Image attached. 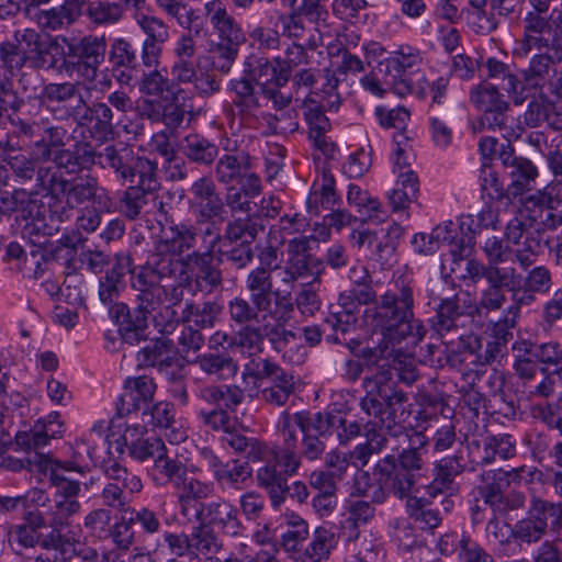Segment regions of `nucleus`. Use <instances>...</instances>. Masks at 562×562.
I'll return each instance as SVG.
<instances>
[{
  "mask_svg": "<svg viewBox=\"0 0 562 562\" xmlns=\"http://www.w3.org/2000/svg\"><path fill=\"white\" fill-rule=\"evenodd\" d=\"M266 464H276L278 473L283 477L296 475L302 464V456L297 449L274 448L272 450L271 462Z\"/></svg>",
  "mask_w": 562,
  "mask_h": 562,
  "instance_id": "obj_60",
  "label": "nucleus"
},
{
  "mask_svg": "<svg viewBox=\"0 0 562 562\" xmlns=\"http://www.w3.org/2000/svg\"><path fill=\"white\" fill-rule=\"evenodd\" d=\"M211 252L193 251L177 260L179 285L190 286L192 283L201 291L212 292L222 283V271L213 263Z\"/></svg>",
  "mask_w": 562,
  "mask_h": 562,
  "instance_id": "obj_6",
  "label": "nucleus"
},
{
  "mask_svg": "<svg viewBox=\"0 0 562 562\" xmlns=\"http://www.w3.org/2000/svg\"><path fill=\"white\" fill-rule=\"evenodd\" d=\"M303 113L310 126V139L323 154L328 155L333 151V144L326 137L330 124L324 114V104L321 103L317 93H311L304 99Z\"/></svg>",
  "mask_w": 562,
  "mask_h": 562,
  "instance_id": "obj_20",
  "label": "nucleus"
},
{
  "mask_svg": "<svg viewBox=\"0 0 562 562\" xmlns=\"http://www.w3.org/2000/svg\"><path fill=\"white\" fill-rule=\"evenodd\" d=\"M281 66L267 57H251L246 63V75L257 85L266 86L269 83L280 88L288 81H279V71Z\"/></svg>",
  "mask_w": 562,
  "mask_h": 562,
  "instance_id": "obj_35",
  "label": "nucleus"
},
{
  "mask_svg": "<svg viewBox=\"0 0 562 562\" xmlns=\"http://www.w3.org/2000/svg\"><path fill=\"white\" fill-rule=\"evenodd\" d=\"M347 202L350 206L356 207L363 222L380 226L379 229L367 228L361 232L359 235V243L361 245L366 243L372 245L376 241L375 248L381 255L383 252V244L382 240H380V236H382V238L386 236L383 228L384 221L386 220V212L383 210L382 204L356 184H349Z\"/></svg>",
  "mask_w": 562,
  "mask_h": 562,
  "instance_id": "obj_7",
  "label": "nucleus"
},
{
  "mask_svg": "<svg viewBox=\"0 0 562 562\" xmlns=\"http://www.w3.org/2000/svg\"><path fill=\"white\" fill-rule=\"evenodd\" d=\"M267 379H270V385L261 390L262 400L270 405H284L295 392L296 381L294 375L277 364L273 372Z\"/></svg>",
  "mask_w": 562,
  "mask_h": 562,
  "instance_id": "obj_31",
  "label": "nucleus"
},
{
  "mask_svg": "<svg viewBox=\"0 0 562 562\" xmlns=\"http://www.w3.org/2000/svg\"><path fill=\"white\" fill-rule=\"evenodd\" d=\"M99 68L98 65L68 56H65L60 65V71L71 80L70 82L76 83V87L87 88L95 81Z\"/></svg>",
  "mask_w": 562,
  "mask_h": 562,
  "instance_id": "obj_37",
  "label": "nucleus"
},
{
  "mask_svg": "<svg viewBox=\"0 0 562 562\" xmlns=\"http://www.w3.org/2000/svg\"><path fill=\"white\" fill-rule=\"evenodd\" d=\"M397 462L392 463L389 480H392V490L400 498L407 496L415 483L414 471L420 469V457L415 446L409 450L396 454Z\"/></svg>",
  "mask_w": 562,
  "mask_h": 562,
  "instance_id": "obj_22",
  "label": "nucleus"
},
{
  "mask_svg": "<svg viewBox=\"0 0 562 562\" xmlns=\"http://www.w3.org/2000/svg\"><path fill=\"white\" fill-rule=\"evenodd\" d=\"M507 473L503 470H488L482 473L479 494L492 507H501L503 494L509 482Z\"/></svg>",
  "mask_w": 562,
  "mask_h": 562,
  "instance_id": "obj_34",
  "label": "nucleus"
},
{
  "mask_svg": "<svg viewBox=\"0 0 562 562\" xmlns=\"http://www.w3.org/2000/svg\"><path fill=\"white\" fill-rule=\"evenodd\" d=\"M286 251V263L304 276L307 273L318 274L324 268L323 262L311 254L310 238L307 236L291 239Z\"/></svg>",
  "mask_w": 562,
  "mask_h": 562,
  "instance_id": "obj_30",
  "label": "nucleus"
},
{
  "mask_svg": "<svg viewBox=\"0 0 562 562\" xmlns=\"http://www.w3.org/2000/svg\"><path fill=\"white\" fill-rule=\"evenodd\" d=\"M238 50V45L223 42L212 43L209 49L212 68L221 74H228L237 58Z\"/></svg>",
  "mask_w": 562,
  "mask_h": 562,
  "instance_id": "obj_59",
  "label": "nucleus"
},
{
  "mask_svg": "<svg viewBox=\"0 0 562 562\" xmlns=\"http://www.w3.org/2000/svg\"><path fill=\"white\" fill-rule=\"evenodd\" d=\"M406 401V396L403 393H395L394 396H389V448L393 451L392 456H389V464L391 458L394 459L396 454L402 451L409 450L413 445L412 435L413 430H407L402 423L409 416L403 406V402Z\"/></svg>",
  "mask_w": 562,
  "mask_h": 562,
  "instance_id": "obj_17",
  "label": "nucleus"
},
{
  "mask_svg": "<svg viewBox=\"0 0 562 562\" xmlns=\"http://www.w3.org/2000/svg\"><path fill=\"white\" fill-rule=\"evenodd\" d=\"M63 434V423L58 413L49 414L45 419L37 420L30 431H20L15 435V443L25 450H38L48 445L50 439Z\"/></svg>",
  "mask_w": 562,
  "mask_h": 562,
  "instance_id": "obj_24",
  "label": "nucleus"
},
{
  "mask_svg": "<svg viewBox=\"0 0 562 562\" xmlns=\"http://www.w3.org/2000/svg\"><path fill=\"white\" fill-rule=\"evenodd\" d=\"M196 513L209 525L221 529L225 533L237 535L240 530L241 525L237 516V509L223 498L201 504Z\"/></svg>",
  "mask_w": 562,
  "mask_h": 562,
  "instance_id": "obj_25",
  "label": "nucleus"
},
{
  "mask_svg": "<svg viewBox=\"0 0 562 562\" xmlns=\"http://www.w3.org/2000/svg\"><path fill=\"white\" fill-rule=\"evenodd\" d=\"M203 10L205 18L218 35V42L240 46L245 41L241 26L227 12L226 7L221 0L207 1Z\"/></svg>",
  "mask_w": 562,
  "mask_h": 562,
  "instance_id": "obj_19",
  "label": "nucleus"
},
{
  "mask_svg": "<svg viewBox=\"0 0 562 562\" xmlns=\"http://www.w3.org/2000/svg\"><path fill=\"white\" fill-rule=\"evenodd\" d=\"M257 483L265 488L270 497L271 505L279 507L286 495L299 503H305L308 498V490L304 482L295 481L291 485L288 484V477H283L278 473L276 464H265L257 470Z\"/></svg>",
  "mask_w": 562,
  "mask_h": 562,
  "instance_id": "obj_10",
  "label": "nucleus"
},
{
  "mask_svg": "<svg viewBox=\"0 0 562 562\" xmlns=\"http://www.w3.org/2000/svg\"><path fill=\"white\" fill-rule=\"evenodd\" d=\"M245 325L233 336L231 347H238L243 351L248 352L249 356H252L261 351V345L266 336V333H263L265 327Z\"/></svg>",
  "mask_w": 562,
  "mask_h": 562,
  "instance_id": "obj_57",
  "label": "nucleus"
},
{
  "mask_svg": "<svg viewBox=\"0 0 562 562\" xmlns=\"http://www.w3.org/2000/svg\"><path fill=\"white\" fill-rule=\"evenodd\" d=\"M526 209L529 220L537 226L536 233H528L539 237L540 231H552L562 225V200L548 190L528 196Z\"/></svg>",
  "mask_w": 562,
  "mask_h": 562,
  "instance_id": "obj_13",
  "label": "nucleus"
},
{
  "mask_svg": "<svg viewBox=\"0 0 562 562\" xmlns=\"http://www.w3.org/2000/svg\"><path fill=\"white\" fill-rule=\"evenodd\" d=\"M80 509L81 504L78 499L54 498V505L47 510L48 526L64 529L71 526L72 517L78 515Z\"/></svg>",
  "mask_w": 562,
  "mask_h": 562,
  "instance_id": "obj_48",
  "label": "nucleus"
},
{
  "mask_svg": "<svg viewBox=\"0 0 562 562\" xmlns=\"http://www.w3.org/2000/svg\"><path fill=\"white\" fill-rule=\"evenodd\" d=\"M179 263L169 257H160L156 252L147 262L132 271L131 284L138 292L137 299L158 304L160 294L176 277Z\"/></svg>",
  "mask_w": 562,
  "mask_h": 562,
  "instance_id": "obj_5",
  "label": "nucleus"
},
{
  "mask_svg": "<svg viewBox=\"0 0 562 562\" xmlns=\"http://www.w3.org/2000/svg\"><path fill=\"white\" fill-rule=\"evenodd\" d=\"M214 476L218 482L237 485L251 476V469L247 462L232 460L222 464L216 456H212Z\"/></svg>",
  "mask_w": 562,
  "mask_h": 562,
  "instance_id": "obj_40",
  "label": "nucleus"
},
{
  "mask_svg": "<svg viewBox=\"0 0 562 562\" xmlns=\"http://www.w3.org/2000/svg\"><path fill=\"white\" fill-rule=\"evenodd\" d=\"M221 306L215 302H203L202 304H187L182 312V322L196 325L200 328L213 327Z\"/></svg>",
  "mask_w": 562,
  "mask_h": 562,
  "instance_id": "obj_41",
  "label": "nucleus"
},
{
  "mask_svg": "<svg viewBox=\"0 0 562 562\" xmlns=\"http://www.w3.org/2000/svg\"><path fill=\"white\" fill-rule=\"evenodd\" d=\"M250 167L251 161L247 154H224L215 165V179L222 184H229L241 176L243 170H248Z\"/></svg>",
  "mask_w": 562,
  "mask_h": 562,
  "instance_id": "obj_36",
  "label": "nucleus"
},
{
  "mask_svg": "<svg viewBox=\"0 0 562 562\" xmlns=\"http://www.w3.org/2000/svg\"><path fill=\"white\" fill-rule=\"evenodd\" d=\"M133 180L138 177L136 188L153 192L159 188L158 165L147 157H136L132 164Z\"/></svg>",
  "mask_w": 562,
  "mask_h": 562,
  "instance_id": "obj_52",
  "label": "nucleus"
},
{
  "mask_svg": "<svg viewBox=\"0 0 562 562\" xmlns=\"http://www.w3.org/2000/svg\"><path fill=\"white\" fill-rule=\"evenodd\" d=\"M135 155L131 146L123 142L108 144L98 150V161L102 169H111L123 182H133L132 164Z\"/></svg>",
  "mask_w": 562,
  "mask_h": 562,
  "instance_id": "obj_21",
  "label": "nucleus"
},
{
  "mask_svg": "<svg viewBox=\"0 0 562 562\" xmlns=\"http://www.w3.org/2000/svg\"><path fill=\"white\" fill-rule=\"evenodd\" d=\"M385 485L386 458L378 461L371 475L368 472H360L356 475L352 494H369L374 503L382 504L386 497Z\"/></svg>",
  "mask_w": 562,
  "mask_h": 562,
  "instance_id": "obj_29",
  "label": "nucleus"
},
{
  "mask_svg": "<svg viewBox=\"0 0 562 562\" xmlns=\"http://www.w3.org/2000/svg\"><path fill=\"white\" fill-rule=\"evenodd\" d=\"M553 60L548 54L536 55L527 69L522 71L526 85L530 88H542L550 72L553 70Z\"/></svg>",
  "mask_w": 562,
  "mask_h": 562,
  "instance_id": "obj_55",
  "label": "nucleus"
},
{
  "mask_svg": "<svg viewBox=\"0 0 562 562\" xmlns=\"http://www.w3.org/2000/svg\"><path fill=\"white\" fill-rule=\"evenodd\" d=\"M140 91L148 95L158 97L162 101L178 100V94L170 78L164 76L157 69L143 75Z\"/></svg>",
  "mask_w": 562,
  "mask_h": 562,
  "instance_id": "obj_39",
  "label": "nucleus"
},
{
  "mask_svg": "<svg viewBox=\"0 0 562 562\" xmlns=\"http://www.w3.org/2000/svg\"><path fill=\"white\" fill-rule=\"evenodd\" d=\"M190 537L191 551L194 555L216 554L223 547L218 537L205 524L193 527Z\"/></svg>",
  "mask_w": 562,
  "mask_h": 562,
  "instance_id": "obj_46",
  "label": "nucleus"
},
{
  "mask_svg": "<svg viewBox=\"0 0 562 562\" xmlns=\"http://www.w3.org/2000/svg\"><path fill=\"white\" fill-rule=\"evenodd\" d=\"M392 67L389 72L394 71L392 90L400 97L409 94L413 90L411 75L420 64V57L416 50L411 47H401L391 58Z\"/></svg>",
  "mask_w": 562,
  "mask_h": 562,
  "instance_id": "obj_26",
  "label": "nucleus"
},
{
  "mask_svg": "<svg viewBox=\"0 0 562 562\" xmlns=\"http://www.w3.org/2000/svg\"><path fill=\"white\" fill-rule=\"evenodd\" d=\"M507 266L502 265L499 271V279L487 281L488 286L482 292L480 306L488 311H497L503 307L506 302V295L504 289L509 288L512 280L509 279V272H507Z\"/></svg>",
  "mask_w": 562,
  "mask_h": 562,
  "instance_id": "obj_38",
  "label": "nucleus"
},
{
  "mask_svg": "<svg viewBox=\"0 0 562 562\" xmlns=\"http://www.w3.org/2000/svg\"><path fill=\"white\" fill-rule=\"evenodd\" d=\"M306 415L303 412L290 414L284 411L279 418V428L282 436V445L278 448L296 449V428L305 431Z\"/></svg>",
  "mask_w": 562,
  "mask_h": 562,
  "instance_id": "obj_56",
  "label": "nucleus"
},
{
  "mask_svg": "<svg viewBox=\"0 0 562 562\" xmlns=\"http://www.w3.org/2000/svg\"><path fill=\"white\" fill-rule=\"evenodd\" d=\"M374 344V340L372 339ZM386 338L378 337L374 346H367L362 349L364 366L371 375L364 379L367 395L362 405L369 415H380L386 407Z\"/></svg>",
  "mask_w": 562,
  "mask_h": 562,
  "instance_id": "obj_4",
  "label": "nucleus"
},
{
  "mask_svg": "<svg viewBox=\"0 0 562 562\" xmlns=\"http://www.w3.org/2000/svg\"><path fill=\"white\" fill-rule=\"evenodd\" d=\"M509 175L512 177L510 189L513 196H517L526 189H529V184L535 181L538 171L530 160L520 157L516 166L510 169Z\"/></svg>",
  "mask_w": 562,
  "mask_h": 562,
  "instance_id": "obj_62",
  "label": "nucleus"
},
{
  "mask_svg": "<svg viewBox=\"0 0 562 562\" xmlns=\"http://www.w3.org/2000/svg\"><path fill=\"white\" fill-rule=\"evenodd\" d=\"M505 236L514 246L513 258L506 265L509 279L537 295L547 294L553 285V276L549 267L538 265L543 247L540 237L528 233L524 221L518 217L507 223Z\"/></svg>",
  "mask_w": 562,
  "mask_h": 562,
  "instance_id": "obj_1",
  "label": "nucleus"
},
{
  "mask_svg": "<svg viewBox=\"0 0 562 562\" xmlns=\"http://www.w3.org/2000/svg\"><path fill=\"white\" fill-rule=\"evenodd\" d=\"M508 291L510 292L512 305L507 310L504 326L506 328H514L521 308L531 306L538 295L529 291L525 285L518 284L516 280H513L512 284H509Z\"/></svg>",
  "mask_w": 562,
  "mask_h": 562,
  "instance_id": "obj_45",
  "label": "nucleus"
},
{
  "mask_svg": "<svg viewBox=\"0 0 562 562\" xmlns=\"http://www.w3.org/2000/svg\"><path fill=\"white\" fill-rule=\"evenodd\" d=\"M383 413L375 416L379 418V422H369L368 430H367V442L364 445H359L355 448V450L350 453V457L360 461L362 465H366L369 461V458L373 454L380 453L386 442V430L384 427Z\"/></svg>",
  "mask_w": 562,
  "mask_h": 562,
  "instance_id": "obj_32",
  "label": "nucleus"
},
{
  "mask_svg": "<svg viewBox=\"0 0 562 562\" xmlns=\"http://www.w3.org/2000/svg\"><path fill=\"white\" fill-rule=\"evenodd\" d=\"M554 113V104L543 94L532 97L528 103L527 110L524 114L525 123L529 126H538L543 122H547L551 126H555V122L552 121Z\"/></svg>",
  "mask_w": 562,
  "mask_h": 562,
  "instance_id": "obj_49",
  "label": "nucleus"
},
{
  "mask_svg": "<svg viewBox=\"0 0 562 562\" xmlns=\"http://www.w3.org/2000/svg\"><path fill=\"white\" fill-rule=\"evenodd\" d=\"M155 392L156 384L151 378H127L124 382V392L116 402V414L120 417L130 416L138 409L140 403L150 401Z\"/></svg>",
  "mask_w": 562,
  "mask_h": 562,
  "instance_id": "obj_23",
  "label": "nucleus"
},
{
  "mask_svg": "<svg viewBox=\"0 0 562 562\" xmlns=\"http://www.w3.org/2000/svg\"><path fill=\"white\" fill-rule=\"evenodd\" d=\"M15 43L21 46L26 58L32 66L38 67L43 65V56L46 53V47L41 42L40 34L33 29L19 30L14 34Z\"/></svg>",
  "mask_w": 562,
  "mask_h": 562,
  "instance_id": "obj_44",
  "label": "nucleus"
},
{
  "mask_svg": "<svg viewBox=\"0 0 562 562\" xmlns=\"http://www.w3.org/2000/svg\"><path fill=\"white\" fill-rule=\"evenodd\" d=\"M257 225L249 220H233L226 225L222 246H232L239 240H250V243H252L257 236Z\"/></svg>",
  "mask_w": 562,
  "mask_h": 562,
  "instance_id": "obj_63",
  "label": "nucleus"
},
{
  "mask_svg": "<svg viewBox=\"0 0 562 562\" xmlns=\"http://www.w3.org/2000/svg\"><path fill=\"white\" fill-rule=\"evenodd\" d=\"M134 20L145 34L140 50L142 64L147 68H156L160 64L162 46L170 38L169 26L161 18L144 12L135 13Z\"/></svg>",
  "mask_w": 562,
  "mask_h": 562,
  "instance_id": "obj_8",
  "label": "nucleus"
},
{
  "mask_svg": "<svg viewBox=\"0 0 562 562\" xmlns=\"http://www.w3.org/2000/svg\"><path fill=\"white\" fill-rule=\"evenodd\" d=\"M403 138L404 142L394 137L396 145L394 172H398V175L392 194L389 196L393 212L406 211L417 192V177L409 168V165L405 160L402 161V156L407 149H411L408 137Z\"/></svg>",
  "mask_w": 562,
  "mask_h": 562,
  "instance_id": "obj_11",
  "label": "nucleus"
},
{
  "mask_svg": "<svg viewBox=\"0 0 562 562\" xmlns=\"http://www.w3.org/2000/svg\"><path fill=\"white\" fill-rule=\"evenodd\" d=\"M462 472V465L454 458H445L436 467V474L432 483L428 486V493L436 496L437 493L449 490L454 476Z\"/></svg>",
  "mask_w": 562,
  "mask_h": 562,
  "instance_id": "obj_51",
  "label": "nucleus"
},
{
  "mask_svg": "<svg viewBox=\"0 0 562 562\" xmlns=\"http://www.w3.org/2000/svg\"><path fill=\"white\" fill-rule=\"evenodd\" d=\"M190 204L199 209V217L224 220L226 210H224L223 199L217 192L214 180L203 176L190 187Z\"/></svg>",
  "mask_w": 562,
  "mask_h": 562,
  "instance_id": "obj_18",
  "label": "nucleus"
},
{
  "mask_svg": "<svg viewBox=\"0 0 562 562\" xmlns=\"http://www.w3.org/2000/svg\"><path fill=\"white\" fill-rule=\"evenodd\" d=\"M156 305L137 299V306L133 311L125 304L115 306V317L123 341L134 345L146 337L147 318Z\"/></svg>",
  "mask_w": 562,
  "mask_h": 562,
  "instance_id": "obj_15",
  "label": "nucleus"
},
{
  "mask_svg": "<svg viewBox=\"0 0 562 562\" xmlns=\"http://www.w3.org/2000/svg\"><path fill=\"white\" fill-rule=\"evenodd\" d=\"M204 374L218 381L229 380L239 371L238 362L225 351H206L193 362Z\"/></svg>",
  "mask_w": 562,
  "mask_h": 562,
  "instance_id": "obj_27",
  "label": "nucleus"
},
{
  "mask_svg": "<svg viewBox=\"0 0 562 562\" xmlns=\"http://www.w3.org/2000/svg\"><path fill=\"white\" fill-rule=\"evenodd\" d=\"M172 342L166 338L156 339L137 352L140 366L161 364L170 358Z\"/></svg>",
  "mask_w": 562,
  "mask_h": 562,
  "instance_id": "obj_61",
  "label": "nucleus"
},
{
  "mask_svg": "<svg viewBox=\"0 0 562 562\" xmlns=\"http://www.w3.org/2000/svg\"><path fill=\"white\" fill-rule=\"evenodd\" d=\"M27 461L30 465L35 464L37 470L49 475L52 485L56 487L55 499H77V496L81 491L80 483L63 474V471L75 470L70 463L54 461L46 454L38 452L34 453V460L29 459Z\"/></svg>",
  "mask_w": 562,
  "mask_h": 562,
  "instance_id": "obj_16",
  "label": "nucleus"
},
{
  "mask_svg": "<svg viewBox=\"0 0 562 562\" xmlns=\"http://www.w3.org/2000/svg\"><path fill=\"white\" fill-rule=\"evenodd\" d=\"M245 286L249 300L235 296L227 304L231 321L244 325L265 323L268 317L276 318L273 299L278 300L280 291L273 289L272 270L267 267L252 269L245 279Z\"/></svg>",
  "mask_w": 562,
  "mask_h": 562,
  "instance_id": "obj_3",
  "label": "nucleus"
},
{
  "mask_svg": "<svg viewBox=\"0 0 562 562\" xmlns=\"http://www.w3.org/2000/svg\"><path fill=\"white\" fill-rule=\"evenodd\" d=\"M338 306L341 307V312L333 313V315L326 319V324L336 331L346 333L350 318L360 306L352 289L340 293Z\"/></svg>",
  "mask_w": 562,
  "mask_h": 562,
  "instance_id": "obj_50",
  "label": "nucleus"
},
{
  "mask_svg": "<svg viewBox=\"0 0 562 562\" xmlns=\"http://www.w3.org/2000/svg\"><path fill=\"white\" fill-rule=\"evenodd\" d=\"M87 14L94 24L111 25L122 19L123 8L117 2L93 1L88 5Z\"/></svg>",
  "mask_w": 562,
  "mask_h": 562,
  "instance_id": "obj_58",
  "label": "nucleus"
},
{
  "mask_svg": "<svg viewBox=\"0 0 562 562\" xmlns=\"http://www.w3.org/2000/svg\"><path fill=\"white\" fill-rule=\"evenodd\" d=\"M198 231L186 223H170L161 226L154 241V252L160 257L182 256L186 251L195 247Z\"/></svg>",
  "mask_w": 562,
  "mask_h": 562,
  "instance_id": "obj_14",
  "label": "nucleus"
},
{
  "mask_svg": "<svg viewBox=\"0 0 562 562\" xmlns=\"http://www.w3.org/2000/svg\"><path fill=\"white\" fill-rule=\"evenodd\" d=\"M77 10H71L69 4H63L49 10L37 12L36 21L43 29L56 31L74 23L77 19Z\"/></svg>",
  "mask_w": 562,
  "mask_h": 562,
  "instance_id": "obj_53",
  "label": "nucleus"
},
{
  "mask_svg": "<svg viewBox=\"0 0 562 562\" xmlns=\"http://www.w3.org/2000/svg\"><path fill=\"white\" fill-rule=\"evenodd\" d=\"M269 23L279 29L281 36L289 40L302 38L306 31L303 15L296 9L290 13L276 12L269 16Z\"/></svg>",
  "mask_w": 562,
  "mask_h": 562,
  "instance_id": "obj_43",
  "label": "nucleus"
},
{
  "mask_svg": "<svg viewBox=\"0 0 562 562\" xmlns=\"http://www.w3.org/2000/svg\"><path fill=\"white\" fill-rule=\"evenodd\" d=\"M184 151L192 161L211 165L218 155V147L200 135H189L184 138Z\"/></svg>",
  "mask_w": 562,
  "mask_h": 562,
  "instance_id": "obj_47",
  "label": "nucleus"
},
{
  "mask_svg": "<svg viewBox=\"0 0 562 562\" xmlns=\"http://www.w3.org/2000/svg\"><path fill=\"white\" fill-rule=\"evenodd\" d=\"M338 201L335 190V179L329 170L322 171V183H315L311 191L306 205L308 213L318 215L321 207L330 210Z\"/></svg>",
  "mask_w": 562,
  "mask_h": 562,
  "instance_id": "obj_33",
  "label": "nucleus"
},
{
  "mask_svg": "<svg viewBox=\"0 0 562 562\" xmlns=\"http://www.w3.org/2000/svg\"><path fill=\"white\" fill-rule=\"evenodd\" d=\"M274 63L281 66L279 71V81H289L294 68L306 65L308 56L303 45L292 42L284 49V57H276Z\"/></svg>",
  "mask_w": 562,
  "mask_h": 562,
  "instance_id": "obj_54",
  "label": "nucleus"
},
{
  "mask_svg": "<svg viewBox=\"0 0 562 562\" xmlns=\"http://www.w3.org/2000/svg\"><path fill=\"white\" fill-rule=\"evenodd\" d=\"M153 470L156 479L161 477L176 486H180V482L187 475L186 464L178 458L171 457L167 447L165 453H160L154 461Z\"/></svg>",
  "mask_w": 562,
  "mask_h": 562,
  "instance_id": "obj_42",
  "label": "nucleus"
},
{
  "mask_svg": "<svg viewBox=\"0 0 562 562\" xmlns=\"http://www.w3.org/2000/svg\"><path fill=\"white\" fill-rule=\"evenodd\" d=\"M441 284L430 290L428 305H434L436 311L431 318V327L440 336L458 327L459 319L467 313L465 305H461L460 293L449 295Z\"/></svg>",
  "mask_w": 562,
  "mask_h": 562,
  "instance_id": "obj_12",
  "label": "nucleus"
},
{
  "mask_svg": "<svg viewBox=\"0 0 562 562\" xmlns=\"http://www.w3.org/2000/svg\"><path fill=\"white\" fill-rule=\"evenodd\" d=\"M423 337L424 328L413 321V310H401L389 304V344L393 345L389 379L395 374L398 381L407 385L417 380V367L411 349Z\"/></svg>",
  "mask_w": 562,
  "mask_h": 562,
  "instance_id": "obj_2",
  "label": "nucleus"
},
{
  "mask_svg": "<svg viewBox=\"0 0 562 562\" xmlns=\"http://www.w3.org/2000/svg\"><path fill=\"white\" fill-rule=\"evenodd\" d=\"M67 47L65 56L101 66L104 61L106 41L104 36L87 35L79 40L61 38Z\"/></svg>",
  "mask_w": 562,
  "mask_h": 562,
  "instance_id": "obj_28",
  "label": "nucleus"
},
{
  "mask_svg": "<svg viewBox=\"0 0 562 562\" xmlns=\"http://www.w3.org/2000/svg\"><path fill=\"white\" fill-rule=\"evenodd\" d=\"M58 188L66 194V203L69 209H74L76 205H81L89 201H92L99 207L108 212H110L113 206V200L109 191L99 186V180L94 176H81L71 183L66 180H60L56 182L54 191Z\"/></svg>",
  "mask_w": 562,
  "mask_h": 562,
  "instance_id": "obj_9",
  "label": "nucleus"
},
{
  "mask_svg": "<svg viewBox=\"0 0 562 562\" xmlns=\"http://www.w3.org/2000/svg\"><path fill=\"white\" fill-rule=\"evenodd\" d=\"M148 193L140 188L128 187L120 200V212L128 220L137 218L147 204Z\"/></svg>",
  "mask_w": 562,
  "mask_h": 562,
  "instance_id": "obj_64",
  "label": "nucleus"
}]
</instances>
